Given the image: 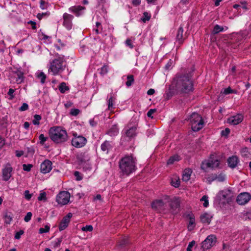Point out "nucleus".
Returning <instances> with one entry per match:
<instances>
[{
    "label": "nucleus",
    "mask_w": 251,
    "mask_h": 251,
    "mask_svg": "<svg viewBox=\"0 0 251 251\" xmlns=\"http://www.w3.org/2000/svg\"><path fill=\"white\" fill-rule=\"evenodd\" d=\"M69 9L70 12L78 17L82 14V11L85 9V7L81 6H73L70 7Z\"/></svg>",
    "instance_id": "obj_20"
},
{
    "label": "nucleus",
    "mask_w": 251,
    "mask_h": 251,
    "mask_svg": "<svg viewBox=\"0 0 251 251\" xmlns=\"http://www.w3.org/2000/svg\"><path fill=\"white\" fill-rule=\"evenodd\" d=\"M202 126H191L192 130L194 131H198L202 129Z\"/></svg>",
    "instance_id": "obj_61"
},
{
    "label": "nucleus",
    "mask_w": 251,
    "mask_h": 251,
    "mask_svg": "<svg viewBox=\"0 0 251 251\" xmlns=\"http://www.w3.org/2000/svg\"><path fill=\"white\" fill-rule=\"evenodd\" d=\"M128 243L127 239L126 238H123L118 243V246L122 248Z\"/></svg>",
    "instance_id": "obj_42"
},
{
    "label": "nucleus",
    "mask_w": 251,
    "mask_h": 251,
    "mask_svg": "<svg viewBox=\"0 0 251 251\" xmlns=\"http://www.w3.org/2000/svg\"><path fill=\"white\" fill-rule=\"evenodd\" d=\"M41 119V116L36 114L34 116V119L32 120V123L34 125H38L40 124L39 121Z\"/></svg>",
    "instance_id": "obj_37"
},
{
    "label": "nucleus",
    "mask_w": 251,
    "mask_h": 251,
    "mask_svg": "<svg viewBox=\"0 0 251 251\" xmlns=\"http://www.w3.org/2000/svg\"><path fill=\"white\" fill-rule=\"evenodd\" d=\"M64 69L65 65L63 59L62 58L58 57L50 62L48 72L53 75H56L61 74Z\"/></svg>",
    "instance_id": "obj_4"
},
{
    "label": "nucleus",
    "mask_w": 251,
    "mask_h": 251,
    "mask_svg": "<svg viewBox=\"0 0 251 251\" xmlns=\"http://www.w3.org/2000/svg\"><path fill=\"white\" fill-rule=\"evenodd\" d=\"M47 15H48V14L47 13H43L41 14L39 13L37 14V17L38 18V19L39 20H41L44 16Z\"/></svg>",
    "instance_id": "obj_64"
},
{
    "label": "nucleus",
    "mask_w": 251,
    "mask_h": 251,
    "mask_svg": "<svg viewBox=\"0 0 251 251\" xmlns=\"http://www.w3.org/2000/svg\"><path fill=\"white\" fill-rule=\"evenodd\" d=\"M108 72V67L107 66H103L101 68V71H100V74L102 75H104L105 74H106Z\"/></svg>",
    "instance_id": "obj_51"
},
{
    "label": "nucleus",
    "mask_w": 251,
    "mask_h": 251,
    "mask_svg": "<svg viewBox=\"0 0 251 251\" xmlns=\"http://www.w3.org/2000/svg\"><path fill=\"white\" fill-rule=\"evenodd\" d=\"M219 164L220 161L218 159H213L210 158L208 160L203 161L201 167L204 171L207 172L208 168L215 169L218 168Z\"/></svg>",
    "instance_id": "obj_6"
},
{
    "label": "nucleus",
    "mask_w": 251,
    "mask_h": 251,
    "mask_svg": "<svg viewBox=\"0 0 251 251\" xmlns=\"http://www.w3.org/2000/svg\"><path fill=\"white\" fill-rule=\"evenodd\" d=\"M52 169V162L49 160H46L41 164V172L43 174H47Z\"/></svg>",
    "instance_id": "obj_17"
},
{
    "label": "nucleus",
    "mask_w": 251,
    "mask_h": 251,
    "mask_svg": "<svg viewBox=\"0 0 251 251\" xmlns=\"http://www.w3.org/2000/svg\"><path fill=\"white\" fill-rule=\"evenodd\" d=\"M74 138L72 139V144L75 148H81L85 145L87 143L86 139L83 136H76V133H74Z\"/></svg>",
    "instance_id": "obj_8"
},
{
    "label": "nucleus",
    "mask_w": 251,
    "mask_h": 251,
    "mask_svg": "<svg viewBox=\"0 0 251 251\" xmlns=\"http://www.w3.org/2000/svg\"><path fill=\"white\" fill-rule=\"evenodd\" d=\"M70 199V194L67 191H61L56 196V201L62 205L68 204Z\"/></svg>",
    "instance_id": "obj_7"
},
{
    "label": "nucleus",
    "mask_w": 251,
    "mask_h": 251,
    "mask_svg": "<svg viewBox=\"0 0 251 251\" xmlns=\"http://www.w3.org/2000/svg\"><path fill=\"white\" fill-rule=\"evenodd\" d=\"M3 218L4 220V223L6 224H10L12 220V216L8 212H5L4 213Z\"/></svg>",
    "instance_id": "obj_29"
},
{
    "label": "nucleus",
    "mask_w": 251,
    "mask_h": 251,
    "mask_svg": "<svg viewBox=\"0 0 251 251\" xmlns=\"http://www.w3.org/2000/svg\"><path fill=\"white\" fill-rule=\"evenodd\" d=\"M39 201L46 200V194L45 192L41 193L38 198Z\"/></svg>",
    "instance_id": "obj_53"
},
{
    "label": "nucleus",
    "mask_w": 251,
    "mask_h": 251,
    "mask_svg": "<svg viewBox=\"0 0 251 251\" xmlns=\"http://www.w3.org/2000/svg\"><path fill=\"white\" fill-rule=\"evenodd\" d=\"M49 135L51 140L56 144L64 143L68 138L66 131L61 126H52L49 130Z\"/></svg>",
    "instance_id": "obj_2"
},
{
    "label": "nucleus",
    "mask_w": 251,
    "mask_h": 251,
    "mask_svg": "<svg viewBox=\"0 0 251 251\" xmlns=\"http://www.w3.org/2000/svg\"><path fill=\"white\" fill-rule=\"evenodd\" d=\"M201 200V201H204V203L203 204V206L205 207H207L209 204L208 201V197L206 196H203Z\"/></svg>",
    "instance_id": "obj_44"
},
{
    "label": "nucleus",
    "mask_w": 251,
    "mask_h": 251,
    "mask_svg": "<svg viewBox=\"0 0 251 251\" xmlns=\"http://www.w3.org/2000/svg\"><path fill=\"white\" fill-rule=\"evenodd\" d=\"M12 168L9 164H7L2 170V179L4 181L8 180L11 176Z\"/></svg>",
    "instance_id": "obj_16"
},
{
    "label": "nucleus",
    "mask_w": 251,
    "mask_h": 251,
    "mask_svg": "<svg viewBox=\"0 0 251 251\" xmlns=\"http://www.w3.org/2000/svg\"><path fill=\"white\" fill-rule=\"evenodd\" d=\"M201 221L202 223L209 224L211 222V217L207 213H204L202 214L201 217Z\"/></svg>",
    "instance_id": "obj_25"
},
{
    "label": "nucleus",
    "mask_w": 251,
    "mask_h": 251,
    "mask_svg": "<svg viewBox=\"0 0 251 251\" xmlns=\"http://www.w3.org/2000/svg\"><path fill=\"white\" fill-rule=\"evenodd\" d=\"M196 242L194 240L190 242L187 248V251H192V248L195 245Z\"/></svg>",
    "instance_id": "obj_48"
},
{
    "label": "nucleus",
    "mask_w": 251,
    "mask_h": 251,
    "mask_svg": "<svg viewBox=\"0 0 251 251\" xmlns=\"http://www.w3.org/2000/svg\"><path fill=\"white\" fill-rule=\"evenodd\" d=\"M39 139L41 144H43L46 141L47 138L45 137L44 134H42L39 135Z\"/></svg>",
    "instance_id": "obj_54"
},
{
    "label": "nucleus",
    "mask_w": 251,
    "mask_h": 251,
    "mask_svg": "<svg viewBox=\"0 0 251 251\" xmlns=\"http://www.w3.org/2000/svg\"><path fill=\"white\" fill-rule=\"evenodd\" d=\"M183 29L182 27H179L178 29L177 33L176 35V39L179 43H181L183 41Z\"/></svg>",
    "instance_id": "obj_28"
},
{
    "label": "nucleus",
    "mask_w": 251,
    "mask_h": 251,
    "mask_svg": "<svg viewBox=\"0 0 251 251\" xmlns=\"http://www.w3.org/2000/svg\"><path fill=\"white\" fill-rule=\"evenodd\" d=\"M59 90L61 93H64L66 91L69 90V87L66 86L65 82H62L59 85Z\"/></svg>",
    "instance_id": "obj_33"
},
{
    "label": "nucleus",
    "mask_w": 251,
    "mask_h": 251,
    "mask_svg": "<svg viewBox=\"0 0 251 251\" xmlns=\"http://www.w3.org/2000/svg\"><path fill=\"white\" fill-rule=\"evenodd\" d=\"M180 160V156L178 155H174L173 156H171L168 160L167 164H172L175 161H178Z\"/></svg>",
    "instance_id": "obj_31"
},
{
    "label": "nucleus",
    "mask_w": 251,
    "mask_h": 251,
    "mask_svg": "<svg viewBox=\"0 0 251 251\" xmlns=\"http://www.w3.org/2000/svg\"><path fill=\"white\" fill-rule=\"evenodd\" d=\"M154 109H151L147 113V116L149 117H152V115L155 112Z\"/></svg>",
    "instance_id": "obj_60"
},
{
    "label": "nucleus",
    "mask_w": 251,
    "mask_h": 251,
    "mask_svg": "<svg viewBox=\"0 0 251 251\" xmlns=\"http://www.w3.org/2000/svg\"><path fill=\"white\" fill-rule=\"evenodd\" d=\"M216 242L217 238L215 235L211 234L208 235L201 243V248L202 251H205V250L210 249L216 244Z\"/></svg>",
    "instance_id": "obj_5"
},
{
    "label": "nucleus",
    "mask_w": 251,
    "mask_h": 251,
    "mask_svg": "<svg viewBox=\"0 0 251 251\" xmlns=\"http://www.w3.org/2000/svg\"><path fill=\"white\" fill-rule=\"evenodd\" d=\"M224 95H228L231 93H235L237 94V91L236 90L232 89L230 87H228L226 89H225L223 92H222Z\"/></svg>",
    "instance_id": "obj_34"
},
{
    "label": "nucleus",
    "mask_w": 251,
    "mask_h": 251,
    "mask_svg": "<svg viewBox=\"0 0 251 251\" xmlns=\"http://www.w3.org/2000/svg\"><path fill=\"white\" fill-rule=\"evenodd\" d=\"M195 218L191 216L189 218V224L188 225V228L189 230H192L195 226Z\"/></svg>",
    "instance_id": "obj_32"
},
{
    "label": "nucleus",
    "mask_w": 251,
    "mask_h": 251,
    "mask_svg": "<svg viewBox=\"0 0 251 251\" xmlns=\"http://www.w3.org/2000/svg\"><path fill=\"white\" fill-rule=\"evenodd\" d=\"M224 28L222 26H221L219 25H216L214 26L213 30V33L214 34H217L220 32H221L223 31Z\"/></svg>",
    "instance_id": "obj_36"
},
{
    "label": "nucleus",
    "mask_w": 251,
    "mask_h": 251,
    "mask_svg": "<svg viewBox=\"0 0 251 251\" xmlns=\"http://www.w3.org/2000/svg\"><path fill=\"white\" fill-rule=\"evenodd\" d=\"M180 180L179 179L175 178L174 179H172L171 181V184L172 186L175 187H178L180 185Z\"/></svg>",
    "instance_id": "obj_40"
},
{
    "label": "nucleus",
    "mask_w": 251,
    "mask_h": 251,
    "mask_svg": "<svg viewBox=\"0 0 251 251\" xmlns=\"http://www.w3.org/2000/svg\"><path fill=\"white\" fill-rule=\"evenodd\" d=\"M188 121L191 125H195V126H202L206 124L204 120L197 113H193L188 119Z\"/></svg>",
    "instance_id": "obj_9"
},
{
    "label": "nucleus",
    "mask_w": 251,
    "mask_h": 251,
    "mask_svg": "<svg viewBox=\"0 0 251 251\" xmlns=\"http://www.w3.org/2000/svg\"><path fill=\"white\" fill-rule=\"evenodd\" d=\"M230 129L228 128H226L224 130L222 131L221 135L222 136L227 137L230 133Z\"/></svg>",
    "instance_id": "obj_46"
},
{
    "label": "nucleus",
    "mask_w": 251,
    "mask_h": 251,
    "mask_svg": "<svg viewBox=\"0 0 251 251\" xmlns=\"http://www.w3.org/2000/svg\"><path fill=\"white\" fill-rule=\"evenodd\" d=\"M24 232L22 230H20L19 231L16 233L15 235V238L16 239H19L21 236L24 234Z\"/></svg>",
    "instance_id": "obj_52"
},
{
    "label": "nucleus",
    "mask_w": 251,
    "mask_h": 251,
    "mask_svg": "<svg viewBox=\"0 0 251 251\" xmlns=\"http://www.w3.org/2000/svg\"><path fill=\"white\" fill-rule=\"evenodd\" d=\"M127 81L126 82V85L127 87H129L132 85V84L133 83L134 79L133 75H129L127 77Z\"/></svg>",
    "instance_id": "obj_35"
},
{
    "label": "nucleus",
    "mask_w": 251,
    "mask_h": 251,
    "mask_svg": "<svg viewBox=\"0 0 251 251\" xmlns=\"http://www.w3.org/2000/svg\"><path fill=\"white\" fill-rule=\"evenodd\" d=\"M32 165L30 164H24L23 165V170L25 171L29 172L31 170V169L32 167Z\"/></svg>",
    "instance_id": "obj_43"
},
{
    "label": "nucleus",
    "mask_w": 251,
    "mask_h": 251,
    "mask_svg": "<svg viewBox=\"0 0 251 251\" xmlns=\"http://www.w3.org/2000/svg\"><path fill=\"white\" fill-rule=\"evenodd\" d=\"M136 159L132 156H126L119 162L121 172L126 175H129L136 170Z\"/></svg>",
    "instance_id": "obj_1"
},
{
    "label": "nucleus",
    "mask_w": 251,
    "mask_h": 251,
    "mask_svg": "<svg viewBox=\"0 0 251 251\" xmlns=\"http://www.w3.org/2000/svg\"><path fill=\"white\" fill-rule=\"evenodd\" d=\"M136 126H131L129 129L126 130V133L127 137H132L136 134Z\"/></svg>",
    "instance_id": "obj_27"
},
{
    "label": "nucleus",
    "mask_w": 251,
    "mask_h": 251,
    "mask_svg": "<svg viewBox=\"0 0 251 251\" xmlns=\"http://www.w3.org/2000/svg\"><path fill=\"white\" fill-rule=\"evenodd\" d=\"M126 44L130 48L132 49L133 48V45H132L130 39H127L126 41Z\"/></svg>",
    "instance_id": "obj_58"
},
{
    "label": "nucleus",
    "mask_w": 251,
    "mask_h": 251,
    "mask_svg": "<svg viewBox=\"0 0 251 251\" xmlns=\"http://www.w3.org/2000/svg\"><path fill=\"white\" fill-rule=\"evenodd\" d=\"M15 90L12 88L9 89L8 92V95L10 97V99L12 100L14 98V96L13 95V93Z\"/></svg>",
    "instance_id": "obj_57"
},
{
    "label": "nucleus",
    "mask_w": 251,
    "mask_h": 251,
    "mask_svg": "<svg viewBox=\"0 0 251 251\" xmlns=\"http://www.w3.org/2000/svg\"><path fill=\"white\" fill-rule=\"evenodd\" d=\"M36 76L38 78L42 84H44L45 82L46 79L47 78L46 75L43 72H39L36 74Z\"/></svg>",
    "instance_id": "obj_26"
},
{
    "label": "nucleus",
    "mask_w": 251,
    "mask_h": 251,
    "mask_svg": "<svg viewBox=\"0 0 251 251\" xmlns=\"http://www.w3.org/2000/svg\"><path fill=\"white\" fill-rule=\"evenodd\" d=\"M192 171L190 169H186L184 170L182 175V179L184 181H188L190 179Z\"/></svg>",
    "instance_id": "obj_22"
},
{
    "label": "nucleus",
    "mask_w": 251,
    "mask_h": 251,
    "mask_svg": "<svg viewBox=\"0 0 251 251\" xmlns=\"http://www.w3.org/2000/svg\"><path fill=\"white\" fill-rule=\"evenodd\" d=\"M239 162L238 157L236 155H232L228 158L227 163L228 166L231 169L235 168Z\"/></svg>",
    "instance_id": "obj_18"
},
{
    "label": "nucleus",
    "mask_w": 251,
    "mask_h": 251,
    "mask_svg": "<svg viewBox=\"0 0 251 251\" xmlns=\"http://www.w3.org/2000/svg\"><path fill=\"white\" fill-rule=\"evenodd\" d=\"M243 120V116L241 114H237L236 115L231 116L227 119V124L237 125L241 123Z\"/></svg>",
    "instance_id": "obj_15"
},
{
    "label": "nucleus",
    "mask_w": 251,
    "mask_h": 251,
    "mask_svg": "<svg viewBox=\"0 0 251 251\" xmlns=\"http://www.w3.org/2000/svg\"><path fill=\"white\" fill-rule=\"evenodd\" d=\"M81 229L85 231H92L93 229V227L91 225H88L83 226Z\"/></svg>",
    "instance_id": "obj_47"
},
{
    "label": "nucleus",
    "mask_w": 251,
    "mask_h": 251,
    "mask_svg": "<svg viewBox=\"0 0 251 251\" xmlns=\"http://www.w3.org/2000/svg\"><path fill=\"white\" fill-rule=\"evenodd\" d=\"M12 75L13 77H15V80L14 82L17 83H21L24 80V74L23 73L19 70H17L16 71H14L12 72Z\"/></svg>",
    "instance_id": "obj_21"
},
{
    "label": "nucleus",
    "mask_w": 251,
    "mask_h": 251,
    "mask_svg": "<svg viewBox=\"0 0 251 251\" xmlns=\"http://www.w3.org/2000/svg\"><path fill=\"white\" fill-rule=\"evenodd\" d=\"M217 179L219 182H223L225 180V176L222 174L217 176Z\"/></svg>",
    "instance_id": "obj_56"
},
{
    "label": "nucleus",
    "mask_w": 251,
    "mask_h": 251,
    "mask_svg": "<svg viewBox=\"0 0 251 251\" xmlns=\"http://www.w3.org/2000/svg\"><path fill=\"white\" fill-rule=\"evenodd\" d=\"M143 15V18H142L141 20L144 23H146V21L150 20L151 17V14H149L148 12H145Z\"/></svg>",
    "instance_id": "obj_38"
},
{
    "label": "nucleus",
    "mask_w": 251,
    "mask_h": 251,
    "mask_svg": "<svg viewBox=\"0 0 251 251\" xmlns=\"http://www.w3.org/2000/svg\"><path fill=\"white\" fill-rule=\"evenodd\" d=\"M32 197V195L29 193V191L28 190H26L25 191V199L27 200H29Z\"/></svg>",
    "instance_id": "obj_55"
},
{
    "label": "nucleus",
    "mask_w": 251,
    "mask_h": 251,
    "mask_svg": "<svg viewBox=\"0 0 251 251\" xmlns=\"http://www.w3.org/2000/svg\"><path fill=\"white\" fill-rule=\"evenodd\" d=\"M112 148V146L110 144V143L108 141H105L103 143H102L101 145V149L103 151H105L106 153H108L109 151H110Z\"/></svg>",
    "instance_id": "obj_23"
},
{
    "label": "nucleus",
    "mask_w": 251,
    "mask_h": 251,
    "mask_svg": "<svg viewBox=\"0 0 251 251\" xmlns=\"http://www.w3.org/2000/svg\"><path fill=\"white\" fill-rule=\"evenodd\" d=\"M172 212L174 213H176L179 210L180 201L178 199L174 198L169 201Z\"/></svg>",
    "instance_id": "obj_14"
},
{
    "label": "nucleus",
    "mask_w": 251,
    "mask_h": 251,
    "mask_svg": "<svg viewBox=\"0 0 251 251\" xmlns=\"http://www.w3.org/2000/svg\"><path fill=\"white\" fill-rule=\"evenodd\" d=\"M74 175L76 177L77 180H80L82 179V177L80 176V173L77 171L74 173Z\"/></svg>",
    "instance_id": "obj_59"
},
{
    "label": "nucleus",
    "mask_w": 251,
    "mask_h": 251,
    "mask_svg": "<svg viewBox=\"0 0 251 251\" xmlns=\"http://www.w3.org/2000/svg\"><path fill=\"white\" fill-rule=\"evenodd\" d=\"M63 25L68 30H70L72 28V20L74 16L68 13H64L63 16Z\"/></svg>",
    "instance_id": "obj_11"
},
{
    "label": "nucleus",
    "mask_w": 251,
    "mask_h": 251,
    "mask_svg": "<svg viewBox=\"0 0 251 251\" xmlns=\"http://www.w3.org/2000/svg\"><path fill=\"white\" fill-rule=\"evenodd\" d=\"M50 230V226L46 225L44 228H40L39 229V233H46L49 231Z\"/></svg>",
    "instance_id": "obj_45"
},
{
    "label": "nucleus",
    "mask_w": 251,
    "mask_h": 251,
    "mask_svg": "<svg viewBox=\"0 0 251 251\" xmlns=\"http://www.w3.org/2000/svg\"><path fill=\"white\" fill-rule=\"evenodd\" d=\"M209 181H213L217 179V175H212L211 176L208 177Z\"/></svg>",
    "instance_id": "obj_62"
},
{
    "label": "nucleus",
    "mask_w": 251,
    "mask_h": 251,
    "mask_svg": "<svg viewBox=\"0 0 251 251\" xmlns=\"http://www.w3.org/2000/svg\"><path fill=\"white\" fill-rule=\"evenodd\" d=\"M40 7L42 10H45V9H47L48 7V2H46L44 0H41L40 1Z\"/></svg>",
    "instance_id": "obj_41"
},
{
    "label": "nucleus",
    "mask_w": 251,
    "mask_h": 251,
    "mask_svg": "<svg viewBox=\"0 0 251 251\" xmlns=\"http://www.w3.org/2000/svg\"><path fill=\"white\" fill-rule=\"evenodd\" d=\"M72 215L71 213H69L66 216L63 218L59 226V229L60 231L65 229L68 226Z\"/></svg>",
    "instance_id": "obj_13"
},
{
    "label": "nucleus",
    "mask_w": 251,
    "mask_h": 251,
    "mask_svg": "<svg viewBox=\"0 0 251 251\" xmlns=\"http://www.w3.org/2000/svg\"><path fill=\"white\" fill-rule=\"evenodd\" d=\"M176 87L178 90L182 92L189 93L192 91L193 84L188 75H183L178 78Z\"/></svg>",
    "instance_id": "obj_3"
},
{
    "label": "nucleus",
    "mask_w": 251,
    "mask_h": 251,
    "mask_svg": "<svg viewBox=\"0 0 251 251\" xmlns=\"http://www.w3.org/2000/svg\"><path fill=\"white\" fill-rule=\"evenodd\" d=\"M28 108V105L26 103H23L22 105L19 108V110L21 111H24L26 110Z\"/></svg>",
    "instance_id": "obj_50"
},
{
    "label": "nucleus",
    "mask_w": 251,
    "mask_h": 251,
    "mask_svg": "<svg viewBox=\"0 0 251 251\" xmlns=\"http://www.w3.org/2000/svg\"><path fill=\"white\" fill-rule=\"evenodd\" d=\"M32 215V214L31 212H28L24 218L25 221L26 222H29L31 220Z\"/></svg>",
    "instance_id": "obj_49"
},
{
    "label": "nucleus",
    "mask_w": 251,
    "mask_h": 251,
    "mask_svg": "<svg viewBox=\"0 0 251 251\" xmlns=\"http://www.w3.org/2000/svg\"><path fill=\"white\" fill-rule=\"evenodd\" d=\"M90 155L87 152H80L76 155L77 162L79 165H83L90 160Z\"/></svg>",
    "instance_id": "obj_12"
},
{
    "label": "nucleus",
    "mask_w": 251,
    "mask_h": 251,
    "mask_svg": "<svg viewBox=\"0 0 251 251\" xmlns=\"http://www.w3.org/2000/svg\"><path fill=\"white\" fill-rule=\"evenodd\" d=\"M152 208L157 211H160L165 208L164 202L160 200L154 201L151 204Z\"/></svg>",
    "instance_id": "obj_19"
},
{
    "label": "nucleus",
    "mask_w": 251,
    "mask_h": 251,
    "mask_svg": "<svg viewBox=\"0 0 251 251\" xmlns=\"http://www.w3.org/2000/svg\"><path fill=\"white\" fill-rule=\"evenodd\" d=\"M118 129L116 126H112L107 132V133L111 136H115L118 134Z\"/></svg>",
    "instance_id": "obj_30"
},
{
    "label": "nucleus",
    "mask_w": 251,
    "mask_h": 251,
    "mask_svg": "<svg viewBox=\"0 0 251 251\" xmlns=\"http://www.w3.org/2000/svg\"><path fill=\"white\" fill-rule=\"evenodd\" d=\"M16 156L20 157L24 154V151H16Z\"/></svg>",
    "instance_id": "obj_63"
},
{
    "label": "nucleus",
    "mask_w": 251,
    "mask_h": 251,
    "mask_svg": "<svg viewBox=\"0 0 251 251\" xmlns=\"http://www.w3.org/2000/svg\"><path fill=\"white\" fill-rule=\"evenodd\" d=\"M115 99V98L112 95H110L109 97L107 98L108 109L109 110H111L114 108Z\"/></svg>",
    "instance_id": "obj_24"
},
{
    "label": "nucleus",
    "mask_w": 251,
    "mask_h": 251,
    "mask_svg": "<svg viewBox=\"0 0 251 251\" xmlns=\"http://www.w3.org/2000/svg\"><path fill=\"white\" fill-rule=\"evenodd\" d=\"M251 198L250 193L244 192L240 194L237 197V202L240 205H244L246 204Z\"/></svg>",
    "instance_id": "obj_10"
},
{
    "label": "nucleus",
    "mask_w": 251,
    "mask_h": 251,
    "mask_svg": "<svg viewBox=\"0 0 251 251\" xmlns=\"http://www.w3.org/2000/svg\"><path fill=\"white\" fill-rule=\"evenodd\" d=\"M80 112L78 109L73 108L71 109L70 114L72 116H76L79 114Z\"/></svg>",
    "instance_id": "obj_39"
}]
</instances>
